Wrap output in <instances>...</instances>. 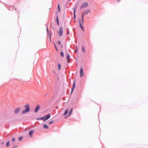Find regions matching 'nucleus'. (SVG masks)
<instances>
[{"label":"nucleus","mask_w":148,"mask_h":148,"mask_svg":"<svg viewBox=\"0 0 148 148\" xmlns=\"http://www.w3.org/2000/svg\"><path fill=\"white\" fill-rule=\"evenodd\" d=\"M24 107L25 108V110L22 111V113L25 114L26 113L28 112L30 110L28 104L24 106Z\"/></svg>","instance_id":"f257e3e1"},{"label":"nucleus","mask_w":148,"mask_h":148,"mask_svg":"<svg viewBox=\"0 0 148 148\" xmlns=\"http://www.w3.org/2000/svg\"><path fill=\"white\" fill-rule=\"evenodd\" d=\"M90 12V10L89 9H87L84 12L82 13V22L83 23L84 22V19H83V16L84 15L87 14H88Z\"/></svg>","instance_id":"f03ea898"},{"label":"nucleus","mask_w":148,"mask_h":148,"mask_svg":"<svg viewBox=\"0 0 148 148\" xmlns=\"http://www.w3.org/2000/svg\"><path fill=\"white\" fill-rule=\"evenodd\" d=\"M58 34L60 36H62L63 35V28L62 27H61L59 30L58 32Z\"/></svg>","instance_id":"7ed1b4c3"},{"label":"nucleus","mask_w":148,"mask_h":148,"mask_svg":"<svg viewBox=\"0 0 148 148\" xmlns=\"http://www.w3.org/2000/svg\"><path fill=\"white\" fill-rule=\"evenodd\" d=\"M88 7V4L87 3H83L81 5V8H83Z\"/></svg>","instance_id":"20e7f679"},{"label":"nucleus","mask_w":148,"mask_h":148,"mask_svg":"<svg viewBox=\"0 0 148 148\" xmlns=\"http://www.w3.org/2000/svg\"><path fill=\"white\" fill-rule=\"evenodd\" d=\"M39 109H40V106L39 105H38L36 106V108L34 110L35 112V113L37 112L38 111Z\"/></svg>","instance_id":"39448f33"},{"label":"nucleus","mask_w":148,"mask_h":148,"mask_svg":"<svg viewBox=\"0 0 148 148\" xmlns=\"http://www.w3.org/2000/svg\"><path fill=\"white\" fill-rule=\"evenodd\" d=\"M80 77H82L84 76V74L83 72V70L82 68H81L80 71Z\"/></svg>","instance_id":"423d86ee"},{"label":"nucleus","mask_w":148,"mask_h":148,"mask_svg":"<svg viewBox=\"0 0 148 148\" xmlns=\"http://www.w3.org/2000/svg\"><path fill=\"white\" fill-rule=\"evenodd\" d=\"M50 114H48L47 115L45 116V117L44 119V121H45L47 120L48 119L50 118Z\"/></svg>","instance_id":"0eeeda50"},{"label":"nucleus","mask_w":148,"mask_h":148,"mask_svg":"<svg viewBox=\"0 0 148 148\" xmlns=\"http://www.w3.org/2000/svg\"><path fill=\"white\" fill-rule=\"evenodd\" d=\"M21 108H17L14 111V112L16 114L18 113L20 110Z\"/></svg>","instance_id":"6e6552de"},{"label":"nucleus","mask_w":148,"mask_h":148,"mask_svg":"<svg viewBox=\"0 0 148 148\" xmlns=\"http://www.w3.org/2000/svg\"><path fill=\"white\" fill-rule=\"evenodd\" d=\"M34 132V131L33 130H31L29 131V135L31 137L32 136V134Z\"/></svg>","instance_id":"1a4fd4ad"},{"label":"nucleus","mask_w":148,"mask_h":148,"mask_svg":"<svg viewBox=\"0 0 148 148\" xmlns=\"http://www.w3.org/2000/svg\"><path fill=\"white\" fill-rule=\"evenodd\" d=\"M79 25H80V27L82 29V30L84 31V27L83 26L82 24L80 22H79Z\"/></svg>","instance_id":"9d476101"},{"label":"nucleus","mask_w":148,"mask_h":148,"mask_svg":"<svg viewBox=\"0 0 148 148\" xmlns=\"http://www.w3.org/2000/svg\"><path fill=\"white\" fill-rule=\"evenodd\" d=\"M75 81H74L73 82V88H72L71 90V92H72L74 90V88H75Z\"/></svg>","instance_id":"9b49d317"},{"label":"nucleus","mask_w":148,"mask_h":148,"mask_svg":"<svg viewBox=\"0 0 148 148\" xmlns=\"http://www.w3.org/2000/svg\"><path fill=\"white\" fill-rule=\"evenodd\" d=\"M68 112V109H67L65 111L64 113V115H66L67 114Z\"/></svg>","instance_id":"f8f14e48"},{"label":"nucleus","mask_w":148,"mask_h":148,"mask_svg":"<svg viewBox=\"0 0 148 148\" xmlns=\"http://www.w3.org/2000/svg\"><path fill=\"white\" fill-rule=\"evenodd\" d=\"M73 112V108H71L69 112V115H68V116H70V115H71V114H72V113Z\"/></svg>","instance_id":"ddd939ff"},{"label":"nucleus","mask_w":148,"mask_h":148,"mask_svg":"<svg viewBox=\"0 0 148 148\" xmlns=\"http://www.w3.org/2000/svg\"><path fill=\"white\" fill-rule=\"evenodd\" d=\"M43 127L45 129H48L49 128L47 126V125L46 124L44 125H43Z\"/></svg>","instance_id":"4468645a"},{"label":"nucleus","mask_w":148,"mask_h":148,"mask_svg":"<svg viewBox=\"0 0 148 148\" xmlns=\"http://www.w3.org/2000/svg\"><path fill=\"white\" fill-rule=\"evenodd\" d=\"M45 116H44L43 117H40V118H38L37 119V120H38L44 119L45 118Z\"/></svg>","instance_id":"2eb2a0df"},{"label":"nucleus","mask_w":148,"mask_h":148,"mask_svg":"<svg viewBox=\"0 0 148 148\" xmlns=\"http://www.w3.org/2000/svg\"><path fill=\"white\" fill-rule=\"evenodd\" d=\"M58 68L59 70H60L61 69V66L60 64H58Z\"/></svg>","instance_id":"dca6fc26"},{"label":"nucleus","mask_w":148,"mask_h":148,"mask_svg":"<svg viewBox=\"0 0 148 148\" xmlns=\"http://www.w3.org/2000/svg\"><path fill=\"white\" fill-rule=\"evenodd\" d=\"M10 145V142L8 141L6 144V146L7 147H9Z\"/></svg>","instance_id":"f3484780"},{"label":"nucleus","mask_w":148,"mask_h":148,"mask_svg":"<svg viewBox=\"0 0 148 148\" xmlns=\"http://www.w3.org/2000/svg\"><path fill=\"white\" fill-rule=\"evenodd\" d=\"M57 24L58 25H59V20H58V17L57 16Z\"/></svg>","instance_id":"a211bd4d"},{"label":"nucleus","mask_w":148,"mask_h":148,"mask_svg":"<svg viewBox=\"0 0 148 148\" xmlns=\"http://www.w3.org/2000/svg\"><path fill=\"white\" fill-rule=\"evenodd\" d=\"M60 54L61 56L62 57H63L64 56V54L63 53L62 51L61 52Z\"/></svg>","instance_id":"6ab92c4d"},{"label":"nucleus","mask_w":148,"mask_h":148,"mask_svg":"<svg viewBox=\"0 0 148 148\" xmlns=\"http://www.w3.org/2000/svg\"><path fill=\"white\" fill-rule=\"evenodd\" d=\"M23 139V137H21L18 138V140L19 141H21Z\"/></svg>","instance_id":"aec40b11"},{"label":"nucleus","mask_w":148,"mask_h":148,"mask_svg":"<svg viewBox=\"0 0 148 148\" xmlns=\"http://www.w3.org/2000/svg\"><path fill=\"white\" fill-rule=\"evenodd\" d=\"M58 11L60 12V8L59 4H58Z\"/></svg>","instance_id":"412c9836"},{"label":"nucleus","mask_w":148,"mask_h":148,"mask_svg":"<svg viewBox=\"0 0 148 148\" xmlns=\"http://www.w3.org/2000/svg\"><path fill=\"white\" fill-rule=\"evenodd\" d=\"M70 58V56L69 55H68L67 56V60H68Z\"/></svg>","instance_id":"4be33fe9"},{"label":"nucleus","mask_w":148,"mask_h":148,"mask_svg":"<svg viewBox=\"0 0 148 148\" xmlns=\"http://www.w3.org/2000/svg\"><path fill=\"white\" fill-rule=\"evenodd\" d=\"M53 122H54V121L53 120H52V121H50L49 122V123L50 124H51Z\"/></svg>","instance_id":"5701e85b"},{"label":"nucleus","mask_w":148,"mask_h":148,"mask_svg":"<svg viewBox=\"0 0 148 148\" xmlns=\"http://www.w3.org/2000/svg\"><path fill=\"white\" fill-rule=\"evenodd\" d=\"M82 49L83 51V52L84 53L85 52V49H84V48L83 47H82Z\"/></svg>","instance_id":"b1692460"},{"label":"nucleus","mask_w":148,"mask_h":148,"mask_svg":"<svg viewBox=\"0 0 148 148\" xmlns=\"http://www.w3.org/2000/svg\"><path fill=\"white\" fill-rule=\"evenodd\" d=\"M15 138H13L12 139V141L13 142H14L15 141Z\"/></svg>","instance_id":"393cba45"},{"label":"nucleus","mask_w":148,"mask_h":148,"mask_svg":"<svg viewBox=\"0 0 148 148\" xmlns=\"http://www.w3.org/2000/svg\"><path fill=\"white\" fill-rule=\"evenodd\" d=\"M54 43V45H55V47L56 48V50L57 51H58V49H57V48L56 45Z\"/></svg>","instance_id":"a878e982"},{"label":"nucleus","mask_w":148,"mask_h":148,"mask_svg":"<svg viewBox=\"0 0 148 148\" xmlns=\"http://www.w3.org/2000/svg\"><path fill=\"white\" fill-rule=\"evenodd\" d=\"M58 44L59 45H60L61 44V42L60 41H58Z\"/></svg>","instance_id":"bb28decb"},{"label":"nucleus","mask_w":148,"mask_h":148,"mask_svg":"<svg viewBox=\"0 0 148 148\" xmlns=\"http://www.w3.org/2000/svg\"><path fill=\"white\" fill-rule=\"evenodd\" d=\"M75 9H74V16L75 17Z\"/></svg>","instance_id":"cd10ccee"},{"label":"nucleus","mask_w":148,"mask_h":148,"mask_svg":"<svg viewBox=\"0 0 148 148\" xmlns=\"http://www.w3.org/2000/svg\"><path fill=\"white\" fill-rule=\"evenodd\" d=\"M67 62H68V63H69V60H67Z\"/></svg>","instance_id":"c85d7f7f"},{"label":"nucleus","mask_w":148,"mask_h":148,"mask_svg":"<svg viewBox=\"0 0 148 148\" xmlns=\"http://www.w3.org/2000/svg\"><path fill=\"white\" fill-rule=\"evenodd\" d=\"M117 1L118 2H119L120 1V0H117Z\"/></svg>","instance_id":"c756f323"},{"label":"nucleus","mask_w":148,"mask_h":148,"mask_svg":"<svg viewBox=\"0 0 148 148\" xmlns=\"http://www.w3.org/2000/svg\"><path fill=\"white\" fill-rule=\"evenodd\" d=\"M61 48H62V47H63V46H62V45H61Z\"/></svg>","instance_id":"7c9ffc66"},{"label":"nucleus","mask_w":148,"mask_h":148,"mask_svg":"<svg viewBox=\"0 0 148 148\" xmlns=\"http://www.w3.org/2000/svg\"><path fill=\"white\" fill-rule=\"evenodd\" d=\"M47 31L48 32V28L47 29Z\"/></svg>","instance_id":"2f4dec72"},{"label":"nucleus","mask_w":148,"mask_h":148,"mask_svg":"<svg viewBox=\"0 0 148 148\" xmlns=\"http://www.w3.org/2000/svg\"><path fill=\"white\" fill-rule=\"evenodd\" d=\"M69 34V32H68V34Z\"/></svg>","instance_id":"473e14b6"}]
</instances>
